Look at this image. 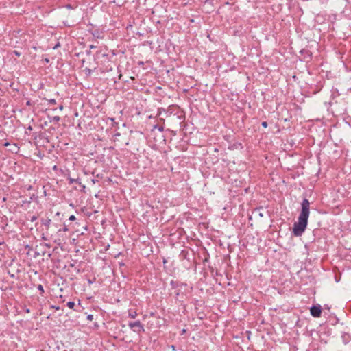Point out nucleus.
I'll use <instances>...</instances> for the list:
<instances>
[{
	"label": "nucleus",
	"instance_id": "c9c22d12",
	"mask_svg": "<svg viewBox=\"0 0 351 351\" xmlns=\"http://www.w3.org/2000/svg\"><path fill=\"white\" fill-rule=\"evenodd\" d=\"M88 282H89V283H92V281H91V280H88Z\"/></svg>",
	"mask_w": 351,
	"mask_h": 351
},
{
	"label": "nucleus",
	"instance_id": "a211bd4d",
	"mask_svg": "<svg viewBox=\"0 0 351 351\" xmlns=\"http://www.w3.org/2000/svg\"><path fill=\"white\" fill-rule=\"evenodd\" d=\"M75 219H76V218H75V215H71V216L69 217V219L70 221H74V220H75Z\"/></svg>",
	"mask_w": 351,
	"mask_h": 351
},
{
	"label": "nucleus",
	"instance_id": "1a4fd4ad",
	"mask_svg": "<svg viewBox=\"0 0 351 351\" xmlns=\"http://www.w3.org/2000/svg\"><path fill=\"white\" fill-rule=\"evenodd\" d=\"M66 305L69 308L77 311L76 309L74 308V307L75 306V304L74 302L69 301L67 302Z\"/></svg>",
	"mask_w": 351,
	"mask_h": 351
},
{
	"label": "nucleus",
	"instance_id": "c85d7f7f",
	"mask_svg": "<svg viewBox=\"0 0 351 351\" xmlns=\"http://www.w3.org/2000/svg\"><path fill=\"white\" fill-rule=\"evenodd\" d=\"M186 332V329H183L182 331V334H184Z\"/></svg>",
	"mask_w": 351,
	"mask_h": 351
},
{
	"label": "nucleus",
	"instance_id": "2f4dec72",
	"mask_svg": "<svg viewBox=\"0 0 351 351\" xmlns=\"http://www.w3.org/2000/svg\"><path fill=\"white\" fill-rule=\"evenodd\" d=\"M53 308H55V309H56V310L60 309V308H59V307H55V306H53Z\"/></svg>",
	"mask_w": 351,
	"mask_h": 351
},
{
	"label": "nucleus",
	"instance_id": "f257e3e1",
	"mask_svg": "<svg viewBox=\"0 0 351 351\" xmlns=\"http://www.w3.org/2000/svg\"><path fill=\"white\" fill-rule=\"evenodd\" d=\"M301 205L302 210L298 218V221L294 223L293 228V234L295 237L302 236L304 232L307 227L310 213V203L307 199H304Z\"/></svg>",
	"mask_w": 351,
	"mask_h": 351
},
{
	"label": "nucleus",
	"instance_id": "2eb2a0df",
	"mask_svg": "<svg viewBox=\"0 0 351 351\" xmlns=\"http://www.w3.org/2000/svg\"><path fill=\"white\" fill-rule=\"evenodd\" d=\"M37 289L41 292V293H44V289L42 285H38L37 286Z\"/></svg>",
	"mask_w": 351,
	"mask_h": 351
},
{
	"label": "nucleus",
	"instance_id": "f8f14e48",
	"mask_svg": "<svg viewBox=\"0 0 351 351\" xmlns=\"http://www.w3.org/2000/svg\"><path fill=\"white\" fill-rule=\"evenodd\" d=\"M37 219H38V217L36 215H32V216H30L29 218H27V219L32 222H34L35 221H36Z\"/></svg>",
	"mask_w": 351,
	"mask_h": 351
},
{
	"label": "nucleus",
	"instance_id": "f704fd0d",
	"mask_svg": "<svg viewBox=\"0 0 351 351\" xmlns=\"http://www.w3.org/2000/svg\"><path fill=\"white\" fill-rule=\"evenodd\" d=\"M56 168H57V167L55 165L53 169H56Z\"/></svg>",
	"mask_w": 351,
	"mask_h": 351
},
{
	"label": "nucleus",
	"instance_id": "4be33fe9",
	"mask_svg": "<svg viewBox=\"0 0 351 351\" xmlns=\"http://www.w3.org/2000/svg\"><path fill=\"white\" fill-rule=\"evenodd\" d=\"M91 182H92L93 184H96L97 182H98V180H97V179L93 178V179H92V180H91Z\"/></svg>",
	"mask_w": 351,
	"mask_h": 351
},
{
	"label": "nucleus",
	"instance_id": "c756f323",
	"mask_svg": "<svg viewBox=\"0 0 351 351\" xmlns=\"http://www.w3.org/2000/svg\"><path fill=\"white\" fill-rule=\"evenodd\" d=\"M180 295V291H178L177 293H176V296H179Z\"/></svg>",
	"mask_w": 351,
	"mask_h": 351
},
{
	"label": "nucleus",
	"instance_id": "39448f33",
	"mask_svg": "<svg viewBox=\"0 0 351 351\" xmlns=\"http://www.w3.org/2000/svg\"><path fill=\"white\" fill-rule=\"evenodd\" d=\"M51 223V220L49 218L41 219L42 225L45 226L47 229H49Z\"/></svg>",
	"mask_w": 351,
	"mask_h": 351
},
{
	"label": "nucleus",
	"instance_id": "f03ea898",
	"mask_svg": "<svg viewBox=\"0 0 351 351\" xmlns=\"http://www.w3.org/2000/svg\"><path fill=\"white\" fill-rule=\"evenodd\" d=\"M128 326L131 330L138 335L145 332L144 326L139 320L129 322Z\"/></svg>",
	"mask_w": 351,
	"mask_h": 351
},
{
	"label": "nucleus",
	"instance_id": "dca6fc26",
	"mask_svg": "<svg viewBox=\"0 0 351 351\" xmlns=\"http://www.w3.org/2000/svg\"><path fill=\"white\" fill-rule=\"evenodd\" d=\"M47 101H48L49 104H56V101L54 99H48Z\"/></svg>",
	"mask_w": 351,
	"mask_h": 351
},
{
	"label": "nucleus",
	"instance_id": "423d86ee",
	"mask_svg": "<svg viewBox=\"0 0 351 351\" xmlns=\"http://www.w3.org/2000/svg\"><path fill=\"white\" fill-rule=\"evenodd\" d=\"M341 338H342V340H343V342L346 344L349 342V341L351 339V336L350 335V334L348 333H346L344 332L342 335H341Z\"/></svg>",
	"mask_w": 351,
	"mask_h": 351
},
{
	"label": "nucleus",
	"instance_id": "72a5a7b5",
	"mask_svg": "<svg viewBox=\"0 0 351 351\" xmlns=\"http://www.w3.org/2000/svg\"><path fill=\"white\" fill-rule=\"evenodd\" d=\"M28 129H29V130H32V127H31V126H29V127L28 128Z\"/></svg>",
	"mask_w": 351,
	"mask_h": 351
},
{
	"label": "nucleus",
	"instance_id": "473e14b6",
	"mask_svg": "<svg viewBox=\"0 0 351 351\" xmlns=\"http://www.w3.org/2000/svg\"><path fill=\"white\" fill-rule=\"evenodd\" d=\"M47 256L48 257H50L51 256V254L49 253Z\"/></svg>",
	"mask_w": 351,
	"mask_h": 351
},
{
	"label": "nucleus",
	"instance_id": "7ed1b4c3",
	"mask_svg": "<svg viewBox=\"0 0 351 351\" xmlns=\"http://www.w3.org/2000/svg\"><path fill=\"white\" fill-rule=\"evenodd\" d=\"M311 315L314 317H320L322 315V306L319 304L313 305L310 308Z\"/></svg>",
	"mask_w": 351,
	"mask_h": 351
},
{
	"label": "nucleus",
	"instance_id": "7c9ffc66",
	"mask_svg": "<svg viewBox=\"0 0 351 351\" xmlns=\"http://www.w3.org/2000/svg\"><path fill=\"white\" fill-rule=\"evenodd\" d=\"M95 47L94 45H90V49H94Z\"/></svg>",
	"mask_w": 351,
	"mask_h": 351
},
{
	"label": "nucleus",
	"instance_id": "5701e85b",
	"mask_svg": "<svg viewBox=\"0 0 351 351\" xmlns=\"http://www.w3.org/2000/svg\"><path fill=\"white\" fill-rule=\"evenodd\" d=\"M9 145H10V143H9L8 142H5V143H4L3 144H2V146H3V147H7V146H8Z\"/></svg>",
	"mask_w": 351,
	"mask_h": 351
},
{
	"label": "nucleus",
	"instance_id": "a878e982",
	"mask_svg": "<svg viewBox=\"0 0 351 351\" xmlns=\"http://www.w3.org/2000/svg\"><path fill=\"white\" fill-rule=\"evenodd\" d=\"M14 146L15 149H16V150H15V152L16 153V152H17V150H18L19 148V147H18L15 144L14 145Z\"/></svg>",
	"mask_w": 351,
	"mask_h": 351
},
{
	"label": "nucleus",
	"instance_id": "4468645a",
	"mask_svg": "<svg viewBox=\"0 0 351 351\" xmlns=\"http://www.w3.org/2000/svg\"><path fill=\"white\" fill-rule=\"evenodd\" d=\"M170 285L172 286L173 288H176L178 287V282L173 280L171 281Z\"/></svg>",
	"mask_w": 351,
	"mask_h": 351
},
{
	"label": "nucleus",
	"instance_id": "f3484780",
	"mask_svg": "<svg viewBox=\"0 0 351 351\" xmlns=\"http://www.w3.org/2000/svg\"><path fill=\"white\" fill-rule=\"evenodd\" d=\"M87 319L89 320V321H92L93 319V315H88L87 316Z\"/></svg>",
	"mask_w": 351,
	"mask_h": 351
},
{
	"label": "nucleus",
	"instance_id": "6e6552de",
	"mask_svg": "<svg viewBox=\"0 0 351 351\" xmlns=\"http://www.w3.org/2000/svg\"><path fill=\"white\" fill-rule=\"evenodd\" d=\"M128 316L132 319H134L137 316V313L135 311L129 310Z\"/></svg>",
	"mask_w": 351,
	"mask_h": 351
},
{
	"label": "nucleus",
	"instance_id": "cd10ccee",
	"mask_svg": "<svg viewBox=\"0 0 351 351\" xmlns=\"http://www.w3.org/2000/svg\"><path fill=\"white\" fill-rule=\"evenodd\" d=\"M289 351H296V348H292L289 350Z\"/></svg>",
	"mask_w": 351,
	"mask_h": 351
},
{
	"label": "nucleus",
	"instance_id": "bb28decb",
	"mask_svg": "<svg viewBox=\"0 0 351 351\" xmlns=\"http://www.w3.org/2000/svg\"><path fill=\"white\" fill-rule=\"evenodd\" d=\"M63 108H64V107H63V106H62V105H60V106L58 107V108H59L60 110H62Z\"/></svg>",
	"mask_w": 351,
	"mask_h": 351
},
{
	"label": "nucleus",
	"instance_id": "b1692460",
	"mask_svg": "<svg viewBox=\"0 0 351 351\" xmlns=\"http://www.w3.org/2000/svg\"><path fill=\"white\" fill-rule=\"evenodd\" d=\"M171 348L172 349L173 351H176V348L174 345H171Z\"/></svg>",
	"mask_w": 351,
	"mask_h": 351
},
{
	"label": "nucleus",
	"instance_id": "aec40b11",
	"mask_svg": "<svg viewBox=\"0 0 351 351\" xmlns=\"http://www.w3.org/2000/svg\"><path fill=\"white\" fill-rule=\"evenodd\" d=\"M261 125H262L263 127H264V128H267V125H268V124H267V123L266 121H263V122L261 123Z\"/></svg>",
	"mask_w": 351,
	"mask_h": 351
},
{
	"label": "nucleus",
	"instance_id": "393cba45",
	"mask_svg": "<svg viewBox=\"0 0 351 351\" xmlns=\"http://www.w3.org/2000/svg\"><path fill=\"white\" fill-rule=\"evenodd\" d=\"M44 61L46 62V63H49V59L46 58L44 59Z\"/></svg>",
	"mask_w": 351,
	"mask_h": 351
},
{
	"label": "nucleus",
	"instance_id": "6ab92c4d",
	"mask_svg": "<svg viewBox=\"0 0 351 351\" xmlns=\"http://www.w3.org/2000/svg\"><path fill=\"white\" fill-rule=\"evenodd\" d=\"M14 54L18 57H19L21 56V53L18 51H13Z\"/></svg>",
	"mask_w": 351,
	"mask_h": 351
},
{
	"label": "nucleus",
	"instance_id": "ddd939ff",
	"mask_svg": "<svg viewBox=\"0 0 351 351\" xmlns=\"http://www.w3.org/2000/svg\"><path fill=\"white\" fill-rule=\"evenodd\" d=\"M154 128L158 129L160 132L164 130V127L162 125L159 126V125H154Z\"/></svg>",
	"mask_w": 351,
	"mask_h": 351
},
{
	"label": "nucleus",
	"instance_id": "9b49d317",
	"mask_svg": "<svg viewBox=\"0 0 351 351\" xmlns=\"http://www.w3.org/2000/svg\"><path fill=\"white\" fill-rule=\"evenodd\" d=\"M59 232H61V231H63V232H67L69 231V228H68V226L66 225L65 223L64 224L63 226V228H60L58 230Z\"/></svg>",
	"mask_w": 351,
	"mask_h": 351
},
{
	"label": "nucleus",
	"instance_id": "412c9836",
	"mask_svg": "<svg viewBox=\"0 0 351 351\" xmlns=\"http://www.w3.org/2000/svg\"><path fill=\"white\" fill-rule=\"evenodd\" d=\"M80 186L82 187V190L81 191L84 192L85 191V188H86L85 185H84V184H82L81 183V185H80Z\"/></svg>",
	"mask_w": 351,
	"mask_h": 351
},
{
	"label": "nucleus",
	"instance_id": "20e7f679",
	"mask_svg": "<svg viewBox=\"0 0 351 351\" xmlns=\"http://www.w3.org/2000/svg\"><path fill=\"white\" fill-rule=\"evenodd\" d=\"M92 35L97 38H103V33L100 29H96L91 32Z\"/></svg>",
	"mask_w": 351,
	"mask_h": 351
},
{
	"label": "nucleus",
	"instance_id": "9d476101",
	"mask_svg": "<svg viewBox=\"0 0 351 351\" xmlns=\"http://www.w3.org/2000/svg\"><path fill=\"white\" fill-rule=\"evenodd\" d=\"M60 118L59 116H54L51 118H50V122H58L60 121Z\"/></svg>",
	"mask_w": 351,
	"mask_h": 351
},
{
	"label": "nucleus",
	"instance_id": "0eeeda50",
	"mask_svg": "<svg viewBox=\"0 0 351 351\" xmlns=\"http://www.w3.org/2000/svg\"><path fill=\"white\" fill-rule=\"evenodd\" d=\"M69 180V184H72L73 183H77L79 185H81V182H80V180L79 178H77V179H73V178H68Z\"/></svg>",
	"mask_w": 351,
	"mask_h": 351
}]
</instances>
